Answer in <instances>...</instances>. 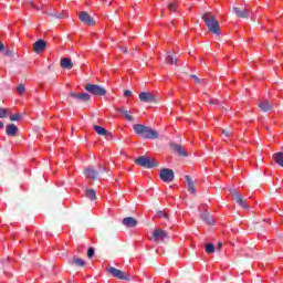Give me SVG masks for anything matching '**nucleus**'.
<instances>
[{"label": "nucleus", "mask_w": 283, "mask_h": 283, "mask_svg": "<svg viewBox=\"0 0 283 283\" xmlns=\"http://www.w3.org/2000/svg\"><path fill=\"white\" fill-rule=\"evenodd\" d=\"M202 20L205 21L208 30L212 32V34L220 35V22H218V20L211 12L205 13L202 15Z\"/></svg>", "instance_id": "nucleus-1"}, {"label": "nucleus", "mask_w": 283, "mask_h": 283, "mask_svg": "<svg viewBox=\"0 0 283 283\" xmlns=\"http://www.w3.org/2000/svg\"><path fill=\"white\" fill-rule=\"evenodd\" d=\"M133 129L135 133H137L139 136H142L143 138H158V132L151 129L150 127H147L145 125L142 124H135L133 126Z\"/></svg>", "instance_id": "nucleus-2"}, {"label": "nucleus", "mask_w": 283, "mask_h": 283, "mask_svg": "<svg viewBox=\"0 0 283 283\" xmlns=\"http://www.w3.org/2000/svg\"><path fill=\"white\" fill-rule=\"evenodd\" d=\"M136 165L139 167H146L147 169H154V167H158V161L156 159H151L147 156H140L135 160Z\"/></svg>", "instance_id": "nucleus-3"}, {"label": "nucleus", "mask_w": 283, "mask_h": 283, "mask_svg": "<svg viewBox=\"0 0 283 283\" xmlns=\"http://www.w3.org/2000/svg\"><path fill=\"white\" fill-rule=\"evenodd\" d=\"M85 90L88 94H93V96H105V94H107L105 88L96 84H86Z\"/></svg>", "instance_id": "nucleus-4"}, {"label": "nucleus", "mask_w": 283, "mask_h": 283, "mask_svg": "<svg viewBox=\"0 0 283 283\" xmlns=\"http://www.w3.org/2000/svg\"><path fill=\"white\" fill-rule=\"evenodd\" d=\"M106 271L109 275H112V277H116L117 280H129V276L127 275V273L114 266L107 268Z\"/></svg>", "instance_id": "nucleus-5"}, {"label": "nucleus", "mask_w": 283, "mask_h": 283, "mask_svg": "<svg viewBox=\"0 0 283 283\" xmlns=\"http://www.w3.org/2000/svg\"><path fill=\"white\" fill-rule=\"evenodd\" d=\"M159 177L163 182H174V170L169 168H164L160 170Z\"/></svg>", "instance_id": "nucleus-6"}, {"label": "nucleus", "mask_w": 283, "mask_h": 283, "mask_svg": "<svg viewBox=\"0 0 283 283\" xmlns=\"http://www.w3.org/2000/svg\"><path fill=\"white\" fill-rule=\"evenodd\" d=\"M153 238L155 242H165V238H167V232L160 228H157L153 232Z\"/></svg>", "instance_id": "nucleus-7"}, {"label": "nucleus", "mask_w": 283, "mask_h": 283, "mask_svg": "<svg viewBox=\"0 0 283 283\" xmlns=\"http://www.w3.org/2000/svg\"><path fill=\"white\" fill-rule=\"evenodd\" d=\"M45 48H48V42L44 40H38L35 43H33V52L35 54H41V52H45Z\"/></svg>", "instance_id": "nucleus-8"}, {"label": "nucleus", "mask_w": 283, "mask_h": 283, "mask_svg": "<svg viewBox=\"0 0 283 283\" xmlns=\"http://www.w3.org/2000/svg\"><path fill=\"white\" fill-rule=\"evenodd\" d=\"M69 96L71 98H75L76 101H82L83 103H87V101H90L92 98L90 96V94H87V93H74V92H71V93H69Z\"/></svg>", "instance_id": "nucleus-9"}, {"label": "nucleus", "mask_w": 283, "mask_h": 283, "mask_svg": "<svg viewBox=\"0 0 283 283\" xmlns=\"http://www.w3.org/2000/svg\"><path fill=\"white\" fill-rule=\"evenodd\" d=\"M233 12L239 17L240 19H247L249 17V9L247 7H234Z\"/></svg>", "instance_id": "nucleus-10"}, {"label": "nucleus", "mask_w": 283, "mask_h": 283, "mask_svg": "<svg viewBox=\"0 0 283 283\" xmlns=\"http://www.w3.org/2000/svg\"><path fill=\"white\" fill-rule=\"evenodd\" d=\"M80 20L82 21V23H85L86 25H94L96 23L94 21V18H91L85 11H82L80 13Z\"/></svg>", "instance_id": "nucleus-11"}, {"label": "nucleus", "mask_w": 283, "mask_h": 283, "mask_svg": "<svg viewBox=\"0 0 283 283\" xmlns=\"http://www.w3.org/2000/svg\"><path fill=\"white\" fill-rule=\"evenodd\" d=\"M122 223L128 229H134V227L138 224V221L134 217H126L123 219Z\"/></svg>", "instance_id": "nucleus-12"}, {"label": "nucleus", "mask_w": 283, "mask_h": 283, "mask_svg": "<svg viewBox=\"0 0 283 283\" xmlns=\"http://www.w3.org/2000/svg\"><path fill=\"white\" fill-rule=\"evenodd\" d=\"M93 129L96 132V134H98L99 136H105V138H112V133L107 132V129H105L102 126H93Z\"/></svg>", "instance_id": "nucleus-13"}, {"label": "nucleus", "mask_w": 283, "mask_h": 283, "mask_svg": "<svg viewBox=\"0 0 283 283\" xmlns=\"http://www.w3.org/2000/svg\"><path fill=\"white\" fill-rule=\"evenodd\" d=\"M139 99H140L143 103H154V94L148 93V92H142V93L139 94Z\"/></svg>", "instance_id": "nucleus-14"}, {"label": "nucleus", "mask_w": 283, "mask_h": 283, "mask_svg": "<svg viewBox=\"0 0 283 283\" xmlns=\"http://www.w3.org/2000/svg\"><path fill=\"white\" fill-rule=\"evenodd\" d=\"M60 65L64 70H72V67H74V64L72 63V60L70 57H63L60 62Z\"/></svg>", "instance_id": "nucleus-15"}, {"label": "nucleus", "mask_w": 283, "mask_h": 283, "mask_svg": "<svg viewBox=\"0 0 283 283\" xmlns=\"http://www.w3.org/2000/svg\"><path fill=\"white\" fill-rule=\"evenodd\" d=\"M6 132L7 136H15L19 132V127H17L14 124H9L7 125Z\"/></svg>", "instance_id": "nucleus-16"}, {"label": "nucleus", "mask_w": 283, "mask_h": 283, "mask_svg": "<svg viewBox=\"0 0 283 283\" xmlns=\"http://www.w3.org/2000/svg\"><path fill=\"white\" fill-rule=\"evenodd\" d=\"M185 180L188 182L189 193H196V186L193 184V180H191V177L189 175H186Z\"/></svg>", "instance_id": "nucleus-17"}, {"label": "nucleus", "mask_w": 283, "mask_h": 283, "mask_svg": "<svg viewBox=\"0 0 283 283\" xmlns=\"http://www.w3.org/2000/svg\"><path fill=\"white\" fill-rule=\"evenodd\" d=\"M172 149L178 156H188L187 150H185V147L180 145H172Z\"/></svg>", "instance_id": "nucleus-18"}, {"label": "nucleus", "mask_w": 283, "mask_h": 283, "mask_svg": "<svg viewBox=\"0 0 283 283\" xmlns=\"http://www.w3.org/2000/svg\"><path fill=\"white\" fill-rule=\"evenodd\" d=\"M273 160L279 165L280 167H283V153L279 151L273 155Z\"/></svg>", "instance_id": "nucleus-19"}, {"label": "nucleus", "mask_w": 283, "mask_h": 283, "mask_svg": "<svg viewBox=\"0 0 283 283\" xmlns=\"http://www.w3.org/2000/svg\"><path fill=\"white\" fill-rule=\"evenodd\" d=\"M84 174L86 176V178H92L94 180V178H96L98 176V172L96 170H94V168H86L84 170Z\"/></svg>", "instance_id": "nucleus-20"}, {"label": "nucleus", "mask_w": 283, "mask_h": 283, "mask_svg": "<svg viewBox=\"0 0 283 283\" xmlns=\"http://www.w3.org/2000/svg\"><path fill=\"white\" fill-rule=\"evenodd\" d=\"M259 107H260V109H262V112H271V109H272V106L269 103V101L260 102Z\"/></svg>", "instance_id": "nucleus-21"}, {"label": "nucleus", "mask_w": 283, "mask_h": 283, "mask_svg": "<svg viewBox=\"0 0 283 283\" xmlns=\"http://www.w3.org/2000/svg\"><path fill=\"white\" fill-rule=\"evenodd\" d=\"M118 114H123V116L132 123L134 120V117L129 114V112L125 111L124 108H117Z\"/></svg>", "instance_id": "nucleus-22"}, {"label": "nucleus", "mask_w": 283, "mask_h": 283, "mask_svg": "<svg viewBox=\"0 0 283 283\" xmlns=\"http://www.w3.org/2000/svg\"><path fill=\"white\" fill-rule=\"evenodd\" d=\"M235 200H237V205L242 207V209H249V206L247 205V201L244 199H242L241 195H237Z\"/></svg>", "instance_id": "nucleus-23"}, {"label": "nucleus", "mask_w": 283, "mask_h": 283, "mask_svg": "<svg viewBox=\"0 0 283 283\" xmlns=\"http://www.w3.org/2000/svg\"><path fill=\"white\" fill-rule=\"evenodd\" d=\"M73 264H75V266H85V260L78 258V256H73Z\"/></svg>", "instance_id": "nucleus-24"}, {"label": "nucleus", "mask_w": 283, "mask_h": 283, "mask_svg": "<svg viewBox=\"0 0 283 283\" xmlns=\"http://www.w3.org/2000/svg\"><path fill=\"white\" fill-rule=\"evenodd\" d=\"M85 196L86 198H88L90 200H95L96 199V192L94 191V189H87L85 191Z\"/></svg>", "instance_id": "nucleus-25"}, {"label": "nucleus", "mask_w": 283, "mask_h": 283, "mask_svg": "<svg viewBox=\"0 0 283 283\" xmlns=\"http://www.w3.org/2000/svg\"><path fill=\"white\" fill-rule=\"evenodd\" d=\"M214 251H216V245H213L212 243H208V244L206 245V253L211 254V253H213Z\"/></svg>", "instance_id": "nucleus-26"}, {"label": "nucleus", "mask_w": 283, "mask_h": 283, "mask_svg": "<svg viewBox=\"0 0 283 283\" xmlns=\"http://www.w3.org/2000/svg\"><path fill=\"white\" fill-rule=\"evenodd\" d=\"M0 118H8V108L0 107Z\"/></svg>", "instance_id": "nucleus-27"}, {"label": "nucleus", "mask_w": 283, "mask_h": 283, "mask_svg": "<svg viewBox=\"0 0 283 283\" xmlns=\"http://www.w3.org/2000/svg\"><path fill=\"white\" fill-rule=\"evenodd\" d=\"M10 120L14 122V120H21V114L19 113H15V114H12L10 115Z\"/></svg>", "instance_id": "nucleus-28"}, {"label": "nucleus", "mask_w": 283, "mask_h": 283, "mask_svg": "<svg viewBox=\"0 0 283 283\" xmlns=\"http://www.w3.org/2000/svg\"><path fill=\"white\" fill-rule=\"evenodd\" d=\"M17 92L18 94H20V96L25 92V85L23 84H20L18 87H17Z\"/></svg>", "instance_id": "nucleus-29"}, {"label": "nucleus", "mask_w": 283, "mask_h": 283, "mask_svg": "<svg viewBox=\"0 0 283 283\" xmlns=\"http://www.w3.org/2000/svg\"><path fill=\"white\" fill-rule=\"evenodd\" d=\"M166 63H169L170 65H174L176 63V60L174 59V56L168 55L166 57Z\"/></svg>", "instance_id": "nucleus-30"}, {"label": "nucleus", "mask_w": 283, "mask_h": 283, "mask_svg": "<svg viewBox=\"0 0 283 283\" xmlns=\"http://www.w3.org/2000/svg\"><path fill=\"white\" fill-rule=\"evenodd\" d=\"M157 218H169V214H167V212H165V211H159V212H157Z\"/></svg>", "instance_id": "nucleus-31"}, {"label": "nucleus", "mask_w": 283, "mask_h": 283, "mask_svg": "<svg viewBox=\"0 0 283 283\" xmlns=\"http://www.w3.org/2000/svg\"><path fill=\"white\" fill-rule=\"evenodd\" d=\"M205 220L207 224H213V218L209 217V214H205Z\"/></svg>", "instance_id": "nucleus-32"}, {"label": "nucleus", "mask_w": 283, "mask_h": 283, "mask_svg": "<svg viewBox=\"0 0 283 283\" xmlns=\"http://www.w3.org/2000/svg\"><path fill=\"white\" fill-rule=\"evenodd\" d=\"M87 258H90V260H92V258H94V248H90L87 251Z\"/></svg>", "instance_id": "nucleus-33"}, {"label": "nucleus", "mask_w": 283, "mask_h": 283, "mask_svg": "<svg viewBox=\"0 0 283 283\" xmlns=\"http://www.w3.org/2000/svg\"><path fill=\"white\" fill-rule=\"evenodd\" d=\"M168 10H169L170 12H176V4H175V3H170V4L168 6Z\"/></svg>", "instance_id": "nucleus-34"}, {"label": "nucleus", "mask_w": 283, "mask_h": 283, "mask_svg": "<svg viewBox=\"0 0 283 283\" xmlns=\"http://www.w3.org/2000/svg\"><path fill=\"white\" fill-rule=\"evenodd\" d=\"M124 96H125V98H129V96H132V91L126 90V91L124 92Z\"/></svg>", "instance_id": "nucleus-35"}, {"label": "nucleus", "mask_w": 283, "mask_h": 283, "mask_svg": "<svg viewBox=\"0 0 283 283\" xmlns=\"http://www.w3.org/2000/svg\"><path fill=\"white\" fill-rule=\"evenodd\" d=\"M6 50V45H3V42H0V52H3Z\"/></svg>", "instance_id": "nucleus-36"}, {"label": "nucleus", "mask_w": 283, "mask_h": 283, "mask_svg": "<svg viewBox=\"0 0 283 283\" xmlns=\"http://www.w3.org/2000/svg\"><path fill=\"white\" fill-rule=\"evenodd\" d=\"M222 135L229 137V134L226 130H222Z\"/></svg>", "instance_id": "nucleus-37"}, {"label": "nucleus", "mask_w": 283, "mask_h": 283, "mask_svg": "<svg viewBox=\"0 0 283 283\" xmlns=\"http://www.w3.org/2000/svg\"><path fill=\"white\" fill-rule=\"evenodd\" d=\"M0 129H3V124H2V122H0Z\"/></svg>", "instance_id": "nucleus-38"}, {"label": "nucleus", "mask_w": 283, "mask_h": 283, "mask_svg": "<svg viewBox=\"0 0 283 283\" xmlns=\"http://www.w3.org/2000/svg\"><path fill=\"white\" fill-rule=\"evenodd\" d=\"M218 249H222V243H219Z\"/></svg>", "instance_id": "nucleus-39"}, {"label": "nucleus", "mask_w": 283, "mask_h": 283, "mask_svg": "<svg viewBox=\"0 0 283 283\" xmlns=\"http://www.w3.org/2000/svg\"><path fill=\"white\" fill-rule=\"evenodd\" d=\"M193 78H196V81H200L198 77L193 76Z\"/></svg>", "instance_id": "nucleus-40"}, {"label": "nucleus", "mask_w": 283, "mask_h": 283, "mask_svg": "<svg viewBox=\"0 0 283 283\" xmlns=\"http://www.w3.org/2000/svg\"><path fill=\"white\" fill-rule=\"evenodd\" d=\"M281 220H282V222H283V214L281 216Z\"/></svg>", "instance_id": "nucleus-41"}, {"label": "nucleus", "mask_w": 283, "mask_h": 283, "mask_svg": "<svg viewBox=\"0 0 283 283\" xmlns=\"http://www.w3.org/2000/svg\"><path fill=\"white\" fill-rule=\"evenodd\" d=\"M167 283H169V282H167Z\"/></svg>", "instance_id": "nucleus-42"}]
</instances>
